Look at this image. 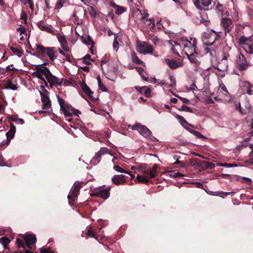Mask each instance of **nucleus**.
<instances>
[{"label":"nucleus","instance_id":"6","mask_svg":"<svg viewBox=\"0 0 253 253\" xmlns=\"http://www.w3.org/2000/svg\"><path fill=\"white\" fill-rule=\"evenodd\" d=\"M129 128L132 130H137L140 134L145 138H148L152 134L151 131L145 126L141 125L140 123H137Z\"/></svg>","mask_w":253,"mask_h":253},{"label":"nucleus","instance_id":"56","mask_svg":"<svg viewBox=\"0 0 253 253\" xmlns=\"http://www.w3.org/2000/svg\"><path fill=\"white\" fill-rule=\"evenodd\" d=\"M174 165H179V167L180 168H183L185 167V164L183 162L180 161L179 159H176L175 162L174 163Z\"/></svg>","mask_w":253,"mask_h":253},{"label":"nucleus","instance_id":"55","mask_svg":"<svg viewBox=\"0 0 253 253\" xmlns=\"http://www.w3.org/2000/svg\"><path fill=\"white\" fill-rule=\"evenodd\" d=\"M10 142V140L9 139H6L5 140H3L0 144V146L3 147L5 146H7L9 143Z\"/></svg>","mask_w":253,"mask_h":253},{"label":"nucleus","instance_id":"53","mask_svg":"<svg viewBox=\"0 0 253 253\" xmlns=\"http://www.w3.org/2000/svg\"><path fill=\"white\" fill-rule=\"evenodd\" d=\"M13 65L11 64V65H8L7 66L6 68H4V70H5V72H4V74H6V73L7 72H8L9 71H17V70L15 68H11V66H12Z\"/></svg>","mask_w":253,"mask_h":253},{"label":"nucleus","instance_id":"31","mask_svg":"<svg viewBox=\"0 0 253 253\" xmlns=\"http://www.w3.org/2000/svg\"><path fill=\"white\" fill-rule=\"evenodd\" d=\"M81 87L83 91L87 95L88 94H93V92L90 90V88L84 82H83L81 84Z\"/></svg>","mask_w":253,"mask_h":253},{"label":"nucleus","instance_id":"60","mask_svg":"<svg viewBox=\"0 0 253 253\" xmlns=\"http://www.w3.org/2000/svg\"><path fill=\"white\" fill-rule=\"evenodd\" d=\"M15 131H16V127L14 125H11L10 130L8 131V134L9 133L15 134Z\"/></svg>","mask_w":253,"mask_h":253},{"label":"nucleus","instance_id":"14","mask_svg":"<svg viewBox=\"0 0 253 253\" xmlns=\"http://www.w3.org/2000/svg\"><path fill=\"white\" fill-rule=\"evenodd\" d=\"M249 64L247 62L245 57L242 54L238 55V69L240 71L246 70L249 67Z\"/></svg>","mask_w":253,"mask_h":253},{"label":"nucleus","instance_id":"43","mask_svg":"<svg viewBox=\"0 0 253 253\" xmlns=\"http://www.w3.org/2000/svg\"><path fill=\"white\" fill-rule=\"evenodd\" d=\"M114 169L116 170L117 171L122 172V173H125L127 174H130V172L128 171H127L126 170L122 168L119 166L116 165L114 167Z\"/></svg>","mask_w":253,"mask_h":253},{"label":"nucleus","instance_id":"20","mask_svg":"<svg viewBox=\"0 0 253 253\" xmlns=\"http://www.w3.org/2000/svg\"><path fill=\"white\" fill-rule=\"evenodd\" d=\"M112 181L113 183L116 185L123 184L126 182L125 176L123 174L115 175L112 178Z\"/></svg>","mask_w":253,"mask_h":253},{"label":"nucleus","instance_id":"48","mask_svg":"<svg viewBox=\"0 0 253 253\" xmlns=\"http://www.w3.org/2000/svg\"><path fill=\"white\" fill-rule=\"evenodd\" d=\"M169 79L171 83L168 85V87H173L176 85V80L173 76H169Z\"/></svg>","mask_w":253,"mask_h":253},{"label":"nucleus","instance_id":"50","mask_svg":"<svg viewBox=\"0 0 253 253\" xmlns=\"http://www.w3.org/2000/svg\"><path fill=\"white\" fill-rule=\"evenodd\" d=\"M179 110L190 113H192L193 112L192 110L190 107L185 105H182Z\"/></svg>","mask_w":253,"mask_h":253},{"label":"nucleus","instance_id":"44","mask_svg":"<svg viewBox=\"0 0 253 253\" xmlns=\"http://www.w3.org/2000/svg\"><path fill=\"white\" fill-rule=\"evenodd\" d=\"M203 164L207 169H212L215 167L213 163L208 161H204L203 162Z\"/></svg>","mask_w":253,"mask_h":253},{"label":"nucleus","instance_id":"30","mask_svg":"<svg viewBox=\"0 0 253 253\" xmlns=\"http://www.w3.org/2000/svg\"><path fill=\"white\" fill-rule=\"evenodd\" d=\"M10 242V240L6 237H2L0 239V244H1L2 249H6L8 248V244Z\"/></svg>","mask_w":253,"mask_h":253},{"label":"nucleus","instance_id":"35","mask_svg":"<svg viewBox=\"0 0 253 253\" xmlns=\"http://www.w3.org/2000/svg\"><path fill=\"white\" fill-rule=\"evenodd\" d=\"M5 88L6 89H10L15 90L17 89L18 87L17 85L13 84L11 80H8L6 84L5 85Z\"/></svg>","mask_w":253,"mask_h":253},{"label":"nucleus","instance_id":"46","mask_svg":"<svg viewBox=\"0 0 253 253\" xmlns=\"http://www.w3.org/2000/svg\"><path fill=\"white\" fill-rule=\"evenodd\" d=\"M177 118L179 119L182 126H184L185 125H190L183 116L177 115Z\"/></svg>","mask_w":253,"mask_h":253},{"label":"nucleus","instance_id":"24","mask_svg":"<svg viewBox=\"0 0 253 253\" xmlns=\"http://www.w3.org/2000/svg\"><path fill=\"white\" fill-rule=\"evenodd\" d=\"M137 170L145 174L149 175L150 168L148 167L146 164H141L138 166Z\"/></svg>","mask_w":253,"mask_h":253},{"label":"nucleus","instance_id":"29","mask_svg":"<svg viewBox=\"0 0 253 253\" xmlns=\"http://www.w3.org/2000/svg\"><path fill=\"white\" fill-rule=\"evenodd\" d=\"M81 41L84 43L88 45L93 44L94 43V42H93L91 37L90 36H85L82 37Z\"/></svg>","mask_w":253,"mask_h":253},{"label":"nucleus","instance_id":"64","mask_svg":"<svg viewBox=\"0 0 253 253\" xmlns=\"http://www.w3.org/2000/svg\"><path fill=\"white\" fill-rule=\"evenodd\" d=\"M27 15H26V13L24 12V11H22L21 14V17H20V18L22 19V20H23L25 21V22H26V21H27Z\"/></svg>","mask_w":253,"mask_h":253},{"label":"nucleus","instance_id":"16","mask_svg":"<svg viewBox=\"0 0 253 253\" xmlns=\"http://www.w3.org/2000/svg\"><path fill=\"white\" fill-rule=\"evenodd\" d=\"M55 35L56 36L62 49L66 51H69L70 49L68 46V42L65 36L64 35H62L59 33H57Z\"/></svg>","mask_w":253,"mask_h":253},{"label":"nucleus","instance_id":"54","mask_svg":"<svg viewBox=\"0 0 253 253\" xmlns=\"http://www.w3.org/2000/svg\"><path fill=\"white\" fill-rule=\"evenodd\" d=\"M98 86L99 89L104 92H107L108 90L107 88L105 86V85L102 83H100V84H99Z\"/></svg>","mask_w":253,"mask_h":253},{"label":"nucleus","instance_id":"4","mask_svg":"<svg viewBox=\"0 0 253 253\" xmlns=\"http://www.w3.org/2000/svg\"><path fill=\"white\" fill-rule=\"evenodd\" d=\"M197 40L194 38H191L190 41L184 44V48L186 49L185 54L186 56L191 54H198L196 49Z\"/></svg>","mask_w":253,"mask_h":253},{"label":"nucleus","instance_id":"33","mask_svg":"<svg viewBox=\"0 0 253 253\" xmlns=\"http://www.w3.org/2000/svg\"><path fill=\"white\" fill-rule=\"evenodd\" d=\"M131 57L132 62L135 63L136 64L142 65H144V63L142 60L139 59L136 53L133 52L131 54Z\"/></svg>","mask_w":253,"mask_h":253},{"label":"nucleus","instance_id":"26","mask_svg":"<svg viewBox=\"0 0 253 253\" xmlns=\"http://www.w3.org/2000/svg\"><path fill=\"white\" fill-rule=\"evenodd\" d=\"M229 49L230 47L227 45H225L224 48H223V51L222 52V61H224V63H225L226 60H227V58L230 56V54L228 52H226Z\"/></svg>","mask_w":253,"mask_h":253},{"label":"nucleus","instance_id":"25","mask_svg":"<svg viewBox=\"0 0 253 253\" xmlns=\"http://www.w3.org/2000/svg\"><path fill=\"white\" fill-rule=\"evenodd\" d=\"M111 6L115 9H116L115 14L117 15H120L126 11V8L118 5L115 3H113Z\"/></svg>","mask_w":253,"mask_h":253},{"label":"nucleus","instance_id":"32","mask_svg":"<svg viewBox=\"0 0 253 253\" xmlns=\"http://www.w3.org/2000/svg\"><path fill=\"white\" fill-rule=\"evenodd\" d=\"M136 180L139 182L147 184L150 182L148 176L145 175H138L136 177Z\"/></svg>","mask_w":253,"mask_h":253},{"label":"nucleus","instance_id":"19","mask_svg":"<svg viewBox=\"0 0 253 253\" xmlns=\"http://www.w3.org/2000/svg\"><path fill=\"white\" fill-rule=\"evenodd\" d=\"M165 61L169 67L172 70L183 66V64L181 62H178L174 59H165Z\"/></svg>","mask_w":253,"mask_h":253},{"label":"nucleus","instance_id":"3","mask_svg":"<svg viewBox=\"0 0 253 253\" xmlns=\"http://www.w3.org/2000/svg\"><path fill=\"white\" fill-rule=\"evenodd\" d=\"M58 101L60 106V109L63 112L65 117H71L73 114L77 116L81 114V111L79 110L76 109L69 105H65L64 101L61 98L58 97Z\"/></svg>","mask_w":253,"mask_h":253},{"label":"nucleus","instance_id":"23","mask_svg":"<svg viewBox=\"0 0 253 253\" xmlns=\"http://www.w3.org/2000/svg\"><path fill=\"white\" fill-rule=\"evenodd\" d=\"M136 89L141 94H144L146 97H149L151 96V89L149 87L146 86L140 87L135 86Z\"/></svg>","mask_w":253,"mask_h":253},{"label":"nucleus","instance_id":"59","mask_svg":"<svg viewBox=\"0 0 253 253\" xmlns=\"http://www.w3.org/2000/svg\"><path fill=\"white\" fill-rule=\"evenodd\" d=\"M10 49L14 53H17V54L22 53V52L21 51V50L18 48H16L14 47H11Z\"/></svg>","mask_w":253,"mask_h":253},{"label":"nucleus","instance_id":"45","mask_svg":"<svg viewBox=\"0 0 253 253\" xmlns=\"http://www.w3.org/2000/svg\"><path fill=\"white\" fill-rule=\"evenodd\" d=\"M110 152V150H109L107 147H101L99 151H98V153L102 156Z\"/></svg>","mask_w":253,"mask_h":253},{"label":"nucleus","instance_id":"62","mask_svg":"<svg viewBox=\"0 0 253 253\" xmlns=\"http://www.w3.org/2000/svg\"><path fill=\"white\" fill-rule=\"evenodd\" d=\"M17 31L20 33V34H25L26 32V29L25 27L21 26L20 27L17 28Z\"/></svg>","mask_w":253,"mask_h":253},{"label":"nucleus","instance_id":"7","mask_svg":"<svg viewBox=\"0 0 253 253\" xmlns=\"http://www.w3.org/2000/svg\"><path fill=\"white\" fill-rule=\"evenodd\" d=\"M211 32L213 33L207 34L203 40L204 43L205 45L211 46L213 45L216 41H219L220 39V36L217 32L212 30Z\"/></svg>","mask_w":253,"mask_h":253},{"label":"nucleus","instance_id":"39","mask_svg":"<svg viewBox=\"0 0 253 253\" xmlns=\"http://www.w3.org/2000/svg\"><path fill=\"white\" fill-rule=\"evenodd\" d=\"M248 42H251V40L249 38L242 36L239 39V43L241 45H244V44H247Z\"/></svg>","mask_w":253,"mask_h":253},{"label":"nucleus","instance_id":"21","mask_svg":"<svg viewBox=\"0 0 253 253\" xmlns=\"http://www.w3.org/2000/svg\"><path fill=\"white\" fill-rule=\"evenodd\" d=\"M238 109H239L240 113L243 115H247L250 113L251 111V106L249 103H247L245 106L238 105Z\"/></svg>","mask_w":253,"mask_h":253},{"label":"nucleus","instance_id":"40","mask_svg":"<svg viewBox=\"0 0 253 253\" xmlns=\"http://www.w3.org/2000/svg\"><path fill=\"white\" fill-rule=\"evenodd\" d=\"M206 17H204L202 15H201V20L200 21L199 24H203L206 26H208L210 22V20L208 19V17L207 15H205Z\"/></svg>","mask_w":253,"mask_h":253},{"label":"nucleus","instance_id":"8","mask_svg":"<svg viewBox=\"0 0 253 253\" xmlns=\"http://www.w3.org/2000/svg\"><path fill=\"white\" fill-rule=\"evenodd\" d=\"M20 237L23 238L26 247L32 249V245L35 244L37 242V238L36 236L32 234H26L25 235H21Z\"/></svg>","mask_w":253,"mask_h":253},{"label":"nucleus","instance_id":"63","mask_svg":"<svg viewBox=\"0 0 253 253\" xmlns=\"http://www.w3.org/2000/svg\"><path fill=\"white\" fill-rule=\"evenodd\" d=\"M41 253H53L50 249V248L42 249L41 250Z\"/></svg>","mask_w":253,"mask_h":253},{"label":"nucleus","instance_id":"11","mask_svg":"<svg viewBox=\"0 0 253 253\" xmlns=\"http://www.w3.org/2000/svg\"><path fill=\"white\" fill-rule=\"evenodd\" d=\"M221 25L224 30L225 35L232 29L234 25L232 20L229 18H223L221 20Z\"/></svg>","mask_w":253,"mask_h":253},{"label":"nucleus","instance_id":"37","mask_svg":"<svg viewBox=\"0 0 253 253\" xmlns=\"http://www.w3.org/2000/svg\"><path fill=\"white\" fill-rule=\"evenodd\" d=\"M158 169V166L157 164H154L153 166L152 169H150V173H149L150 178H153L157 175V169Z\"/></svg>","mask_w":253,"mask_h":253},{"label":"nucleus","instance_id":"41","mask_svg":"<svg viewBox=\"0 0 253 253\" xmlns=\"http://www.w3.org/2000/svg\"><path fill=\"white\" fill-rule=\"evenodd\" d=\"M91 60H92L91 59V56L88 54L85 55L83 58V62L87 65H90L91 64V63L90 62V61Z\"/></svg>","mask_w":253,"mask_h":253},{"label":"nucleus","instance_id":"38","mask_svg":"<svg viewBox=\"0 0 253 253\" xmlns=\"http://www.w3.org/2000/svg\"><path fill=\"white\" fill-rule=\"evenodd\" d=\"M87 234L89 237L94 238L96 239L98 238L99 236L97 234L95 233L91 227H89L88 228Z\"/></svg>","mask_w":253,"mask_h":253},{"label":"nucleus","instance_id":"22","mask_svg":"<svg viewBox=\"0 0 253 253\" xmlns=\"http://www.w3.org/2000/svg\"><path fill=\"white\" fill-rule=\"evenodd\" d=\"M41 101L42 103V109L47 110L51 107V103L48 96H42Z\"/></svg>","mask_w":253,"mask_h":253},{"label":"nucleus","instance_id":"28","mask_svg":"<svg viewBox=\"0 0 253 253\" xmlns=\"http://www.w3.org/2000/svg\"><path fill=\"white\" fill-rule=\"evenodd\" d=\"M241 47L248 53L252 54L253 52V45L251 42L244 44V45L241 46Z\"/></svg>","mask_w":253,"mask_h":253},{"label":"nucleus","instance_id":"61","mask_svg":"<svg viewBox=\"0 0 253 253\" xmlns=\"http://www.w3.org/2000/svg\"><path fill=\"white\" fill-rule=\"evenodd\" d=\"M194 135L199 138H206V137L203 136L199 131L197 130L195 132H194Z\"/></svg>","mask_w":253,"mask_h":253},{"label":"nucleus","instance_id":"15","mask_svg":"<svg viewBox=\"0 0 253 253\" xmlns=\"http://www.w3.org/2000/svg\"><path fill=\"white\" fill-rule=\"evenodd\" d=\"M81 186L80 183H75L71 190V194L68 196V199L71 201H75V199L77 196ZM70 203V201H69Z\"/></svg>","mask_w":253,"mask_h":253},{"label":"nucleus","instance_id":"13","mask_svg":"<svg viewBox=\"0 0 253 253\" xmlns=\"http://www.w3.org/2000/svg\"><path fill=\"white\" fill-rule=\"evenodd\" d=\"M138 51L144 54H152L153 53V48L150 44L147 42H143L138 44Z\"/></svg>","mask_w":253,"mask_h":253},{"label":"nucleus","instance_id":"27","mask_svg":"<svg viewBox=\"0 0 253 253\" xmlns=\"http://www.w3.org/2000/svg\"><path fill=\"white\" fill-rule=\"evenodd\" d=\"M16 243L18 248L21 247L24 249L25 253H34L33 252L26 249V245L22 240H21L19 238H17Z\"/></svg>","mask_w":253,"mask_h":253},{"label":"nucleus","instance_id":"47","mask_svg":"<svg viewBox=\"0 0 253 253\" xmlns=\"http://www.w3.org/2000/svg\"><path fill=\"white\" fill-rule=\"evenodd\" d=\"M205 52L206 53H209L211 57H213L216 55L215 50L211 47H206L205 48Z\"/></svg>","mask_w":253,"mask_h":253},{"label":"nucleus","instance_id":"58","mask_svg":"<svg viewBox=\"0 0 253 253\" xmlns=\"http://www.w3.org/2000/svg\"><path fill=\"white\" fill-rule=\"evenodd\" d=\"M117 38L118 37L116 36V35H115V39H114V42H113V47L114 48H118V45H119V42L117 41Z\"/></svg>","mask_w":253,"mask_h":253},{"label":"nucleus","instance_id":"2","mask_svg":"<svg viewBox=\"0 0 253 253\" xmlns=\"http://www.w3.org/2000/svg\"><path fill=\"white\" fill-rule=\"evenodd\" d=\"M37 52L42 57H45L46 55L49 59L53 62L55 59V47H44L42 45L37 44Z\"/></svg>","mask_w":253,"mask_h":253},{"label":"nucleus","instance_id":"42","mask_svg":"<svg viewBox=\"0 0 253 253\" xmlns=\"http://www.w3.org/2000/svg\"><path fill=\"white\" fill-rule=\"evenodd\" d=\"M40 88L42 90V91H40L41 97H42V96H48L49 92L45 88L44 86L41 85H40Z\"/></svg>","mask_w":253,"mask_h":253},{"label":"nucleus","instance_id":"34","mask_svg":"<svg viewBox=\"0 0 253 253\" xmlns=\"http://www.w3.org/2000/svg\"><path fill=\"white\" fill-rule=\"evenodd\" d=\"M101 159V156L97 152L95 156L92 158L91 163L93 165H96L100 162Z\"/></svg>","mask_w":253,"mask_h":253},{"label":"nucleus","instance_id":"5","mask_svg":"<svg viewBox=\"0 0 253 253\" xmlns=\"http://www.w3.org/2000/svg\"><path fill=\"white\" fill-rule=\"evenodd\" d=\"M111 187L104 189L102 187L95 189L90 194L91 196H96L101 198L104 200L107 199L110 195Z\"/></svg>","mask_w":253,"mask_h":253},{"label":"nucleus","instance_id":"49","mask_svg":"<svg viewBox=\"0 0 253 253\" xmlns=\"http://www.w3.org/2000/svg\"><path fill=\"white\" fill-rule=\"evenodd\" d=\"M66 0H59L55 6V9H60L63 7V4L65 2Z\"/></svg>","mask_w":253,"mask_h":253},{"label":"nucleus","instance_id":"18","mask_svg":"<svg viewBox=\"0 0 253 253\" xmlns=\"http://www.w3.org/2000/svg\"><path fill=\"white\" fill-rule=\"evenodd\" d=\"M37 26L42 31H45L53 35H56L55 31L51 28V26L44 25L43 20L40 21L37 24Z\"/></svg>","mask_w":253,"mask_h":253},{"label":"nucleus","instance_id":"12","mask_svg":"<svg viewBox=\"0 0 253 253\" xmlns=\"http://www.w3.org/2000/svg\"><path fill=\"white\" fill-rule=\"evenodd\" d=\"M142 17L140 18V21L143 24H145L146 21L150 22L148 24L149 28L154 29L155 27V20L153 18H149V14L147 12V10H144L143 13H141Z\"/></svg>","mask_w":253,"mask_h":253},{"label":"nucleus","instance_id":"17","mask_svg":"<svg viewBox=\"0 0 253 253\" xmlns=\"http://www.w3.org/2000/svg\"><path fill=\"white\" fill-rule=\"evenodd\" d=\"M198 54H194L188 55L187 56L191 63L193 64L194 65V71L196 72H199L201 69L200 67L201 62L199 61L196 58V56Z\"/></svg>","mask_w":253,"mask_h":253},{"label":"nucleus","instance_id":"36","mask_svg":"<svg viewBox=\"0 0 253 253\" xmlns=\"http://www.w3.org/2000/svg\"><path fill=\"white\" fill-rule=\"evenodd\" d=\"M137 71L138 72L139 74L141 76V77L146 81H147L148 80V78L144 76L145 71L143 68L141 67H135Z\"/></svg>","mask_w":253,"mask_h":253},{"label":"nucleus","instance_id":"51","mask_svg":"<svg viewBox=\"0 0 253 253\" xmlns=\"http://www.w3.org/2000/svg\"><path fill=\"white\" fill-rule=\"evenodd\" d=\"M89 14L92 17H96L97 13L94 7H91L90 10H89Z\"/></svg>","mask_w":253,"mask_h":253},{"label":"nucleus","instance_id":"52","mask_svg":"<svg viewBox=\"0 0 253 253\" xmlns=\"http://www.w3.org/2000/svg\"><path fill=\"white\" fill-rule=\"evenodd\" d=\"M171 177H173L174 178L183 177L184 175L179 172H174L170 174Z\"/></svg>","mask_w":253,"mask_h":253},{"label":"nucleus","instance_id":"9","mask_svg":"<svg viewBox=\"0 0 253 253\" xmlns=\"http://www.w3.org/2000/svg\"><path fill=\"white\" fill-rule=\"evenodd\" d=\"M240 89L238 91H240L241 94L247 93L249 95L253 94V90H252V84L248 82L242 81L239 83Z\"/></svg>","mask_w":253,"mask_h":253},{"label":"nucleus","instance_id":"10","mask_svg":"<svg viewBox=\"0 0 253 253\" xmlns=\"http://www.w3.org/2000/svg\"><path fill=\"white\" fill-rule=\"evenodd\" d=\"M212 0H193L194 3L196 7L204 10H208L209 6L211 4Z\"/></svg>","mask_w":253,"mask_h":253},{"label":"nucleus","instance_id":"57","mask_svg":"<svg viewBox=\"0 0 253 253\" xmlns=\"http://www.w3.org/2000/svg\"><path fill=\"white\" fill-rule=\"evenodd\" d=\"M174 95L175 96H176L177 97H178L184 104H189L190 102V101L188 99H187V98H183V97H180L179 96L176 95L175 94H174Z\"/></svg>","mask_w":253,"mask_h":253},{"label":"nucleus","instance_id":"1","mask_svg":"<svg viewBox=\"0 0 253 253\" xmlns=\"http://www.w3.org/2000/svg\"><path fill=\"white\" fill-rule=\"evenodd\" d=\"M36 71L33 73V76L36 77L41 80H44L43 76L44 75L49 84V86L52 88L53 86H61L63 84V79H60L58 77L53 75L49 69L43 66L35 67Z\"/></svg>","mask_w":253,"mask_h":253}]
</instances>
